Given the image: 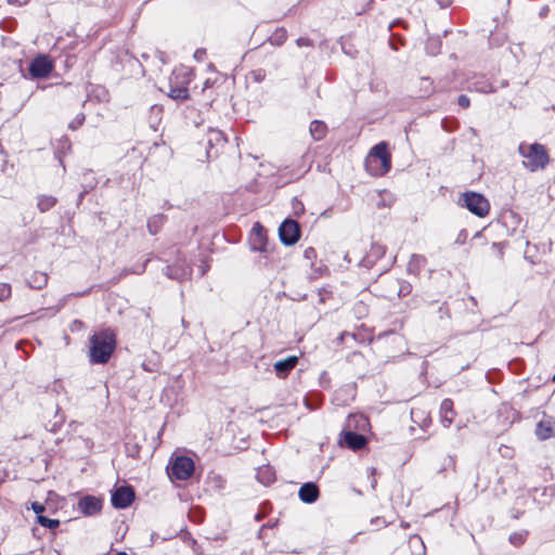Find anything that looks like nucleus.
Returning <instances> with one entry per match:
<instances>
[{"label":"nucleus","mask_w":555,"mask_h":555,"mask_svg":"<svg viewBox=\"0 0 555 555\" xmlns=\"http://www.w3.org/2000/svg\"><path fill=\"white\" fill-rule=\"evenodd\" d=\"M31 509L39 516L43 513L44 506L38 502L31 504Z\"/></svg>","instance_id":"obj_23"},{"label":"nucleus","mask_w":555,"mask_h":555,"mask_svg":"<svg viewBox=\"0 0 555 555\" xmlns=\"http://www.w3.org/2000/svg\"><path fill=\"white\" fill-rule=\"evenodd\" d=\"M279 234L283 244L293 245L299 240V225L296 221L287 219L281 224Z\"/></svg>","instance_id":"obj_8"},{"label":"nucleus","mask_w":555,"mask_h":555,"mask_svg":"<svg viewBox=\"0 0 555 555\" xmlns=\"http://www.w3.org/2000/svg\"><path fill=\"white\" fill-rule=\"evenodd\" d=\"M11 296V286L7 283H0V300H5Z\"/></svg>","instance_id":"obj_18"},{"label":"nucleus","mask_w":555,"mask_h":555,"mask_svg":"<svg viewBox=\"0 0 555 555\" xmlns=\"http://www.w3.org/2000/svg\"><path fill=\"white\" fill-rule=\"evenodd\" d=\"M134 493L130 487H120L112 495V504L117 508H125L133 501Z\"/></svg>","instance_id":"obj_9"},{"label":"nucleus","mask_w":555,"mask_h":555,"mask_svg":"<svg viewBox=\"0 0 555 555\" xmlns=\"http://www.w3.org/2000/svg\"><path fill=\"white\" fill-rule=\"evenodd\" d=\"M310 133L315 140H321L326 133V126L324 122L314 120L310 124Z\"/></svg>","instance_id":"obj_16"},{"label":"nucleus","mask_w":555,"mask_h":555,"mask_svg":"<svg viewBox=\"0 0 555 555\" xmlns=\"http://www.w3.org/2000/svg\"><path fill=\"white\" fill-rule=\"evenodd\" d=\"M286 38V33L284 30H279L274 34L271 40L278 44L282 43Z\"/></svg>","instance_id":"obj_20"},{"label":"nucleus","mask_w":555,"mask_h":555,"mask_svg":"<svg viewBox=\"0 0 555 555\" xmlns=\"http://www.w3.org/2000/svg\"><path fill=\"white\" fill-rule=\"evenodd\" d=\"M37 521L41 526L50 529H54L60 525V521L57 519H51L42 515L37 516Z\"/></svg>","instance_id":"obj_17"},{"label":"nucleus","mask_w":555,"mask_h":555,"mask_svg":"<svg viewBox=\"0 0 555 555\" xmlns=\"http://www.w3.org/2000/svg\"><path fill=\"white\" fill-rule=\"evenodd\" d=\"M390 154L387 144L380 142L375 145L365 159V168L372 176H384L390 169Z\"/></svg>","instance_id":"obj_1"},{"label":"nucleus","mask_w":555,"mask_h":555,"mask_svg":"<svg viewBox=\"0 0 555 555\" xmlns=\"http://www.w3.org/2000/svg\"><path fill=\"white\" fill-rule=\"evenodd\" d=\"M194 463L188 456H178L172 463L171 474L179 480H185L192 476Z\"/></svg>","instance_id":"obj_6"},{"label":"nucleus","mask_w":555,"mask_h":555,"mask_svg":"<svg viewBox=\"0 0 555 555\" xmlns=\"http://www.w3.org/2000/svg\"><path fill=\"white\" fill-rule=\"evenodd\" d=\"M53 69V63L47 55H39L29 65V74L33 78H44Z\"/></svg>","instance_id":"obj_7"},{"label":"nucleus","mask_w":555,"mask_h":555,"mask_svg":"<svg viewBox=\"0 0 555 555\" xmlns=\"http://www.w3.org/2000/svg\"><path fill=\"white\" fill-rule=\"evenodd\" d=\"M344 442L352 450H359L363 448L366 443V439L364 436L356 434L353 431H346L344 434Z\"/></svg>","instance_id":"obj_13"},{"label":"nucleus","mask_w":555,"mask_h":555,"mask_svg":"<svg viewBox=\"0 0 555 555\" xmlns=\"http://www.w3.org/2000/svg\"><path fill=\"white\" fill-rule=\"evenodd\" d=\"M553 433V421L543 420L537 426V435L540 439H547Z\"/></svg>","instance_id":"obj_15"},{"label":"nucleus","mask_w":555,"mask_h":555,"mask_svg":"<svg viewBox=\"0 0 555 555\" xmlns=\"http://www.w3.org/2000/svg\"><path fill=\"white\" fill-rule=\"evenodd\" d=\"M47 283V275L46 274H42L40 273L37 278H36V281L35 282H31V287H35V288H40L42 285H44Z\"/></svg>","instance_id":"obj_19"},{"label":"nucleus","mask_w":555,"mask_h":555,"mask_svg":"<svg viewBox=\"0 0 555 555\" xmlns=\"http://www.w3.org/2000/svg\"><path fill=\"white\" fill-rule=\"evenodd\" d=\"M461 203L477 217H486L490 211L489 201L480 193L465 192L461 196Z\"/></svg>","instance_id":"obj_5"},{"label":"nucleus","mask_w":555,"mask_h":555,"mask_svg":"<svg viewBox=\"0 0 555 555\" xmlns=\"http://www.w3.org/2000/svg\"><path fill=\"white\" fill-rule=\"evenodd\" d=\"M459 104L463 108H467L469 106V99L466 95L459 96Z\"/></svg>","instance_id":"obj_24"},{"label":"nucleus","mask_w":555,"mask_h":555,"mask_svg":"<svg viewBox=\"0 0 555 555\" xmlns=\"http://www.w3.org/2000/svg\"><path fill=\"white\" fill-rule=\"evenodd\" d=\"M193 73L186 67L176 68L170 77L169 96L173 100H186L189 98L188 86L192 81Z\"/></svg>","instance_id":"obj_4"},{"label":"nucleus","mask_w":555,"mask_h":555,"mask_svg":"<svg viewBox=\"0 0 555 555\" xmlns=\"http://www.w3.org/2000/svg\"><path fill=\"white\" fill-rule=\"evenodd\" d=\"M116 555H127L125 552H119Z\"/></svg>","instance_id":"obj_27"},{"label":"nucleus","mask_w":555,"mask_h":555,"mask_svg":"<svg viewBox=\"0 0 555 555\" xmlns=\"http://www.w3.org/2000/svg\"><path fill=\"white\" fill-rule=\"evenodd\" d=\"M115 344V335L109 331L93 335L90 348L91 360L95 363H105L109 359Z\"/></svg>","instance_id":"obj_2"},{"label":"nucleus","mask_w":555,"mask_h":555,"mask_svg":"<svg viewBox=\"0 0 555 555\" xmlns=\"http://www.w3.org/2000/svg\"><path fill=\"white\" fill-rule=\"evenodd\" d=\"M352 420L361 422V427H365L367 425V420L363 417L362 415H354L349 418V422Z\"/></svg>","instance_id":"obj_25"},{"label":"nucleus","mask_w":555,"mask_h":555,"mask_svg":"<svg viewBox=\"0 0 555 555\" xmlns=\"http://www.w3.org/2000/svg\"><path fill=\"white\" fill-rule=\"evenodd\" d=\"M447 461L450 466H454V462L451 457H448Z\"/></svg>","instance_id":"obj_26"},{"label":"nucleus","mask_w":555,"mask_h":555,"mask_svg":"<svg viewBox=\"0 0 555 555\" xmlns=\"http://www.w3.org/2000/svg\"><path fill=\"white\" fill-rule=\"evenodd\" d=\"M441 422L444 427H449L454 417L453 403L451 400L446 399L440 405Z\"/></svg>","instance_id":"obj_14"},{"label":"nucleus","mask_w":555,"mask_h":555,"mask_svg":"<svg viewBox=\"0 0 555 555\" xmlns=\"http://www.w3.org/2000/svg\"><path fill=\"white\" fill-rule=\"evenodd\" d=\"M102 507L101 500L95 496H85L78 503V508L83 515H93Z\"/></svg>","instance_id":"obj_10"},{"label":"nucleus","mask_w":555,"mask_h":555,"mask_svg":"<svg viewBox=\"0 0 555 555\" xmlns=\"http://www.w3.org/2000/svg\"><path fill=\"white\" fill-rule=\"evenodd\" d=\"M53 204H54V201L51 198H48L46 201H40L38 205H39L40 210L43 211V210L48 209L49 207H51Z\"/></svg>","instance_id":"obj_22"},{"label":"nucleus","mask_w":555,"mask_h":555,"mask_svg":"<svg viewBox=\"0 0 555 555\" xmlns=\"http://www.w3.org/2000/svg\"><path fill=\"white\" fill-rule=\"evenodd\" d=\"M253 233L259 238V241L263 240V228L259 223H255L253 227Z\"/></svg>","instance_id":"obj_21"},{"label":"nucleus","mask_w":555,"mask_h":555,"mask_svg":"<svg viewBox=\"0 0 555 555\" xmlns=\"http://www.w3.org/2000/svg\"><path fill=\"white\" fill-rule=\"evenodd\" d=\"M518 151L522 156V164L530 171L543 169L548 163V155L545 147L539 143L519 145Z\"/></svg>","instance_id":"obj_3"},{"label":"nucleus","mask_w":555,"mask_h":555,"mask_svg":"<svg viewBox=\"0 0 555 555\" xmlns=\"http://www.w3.org/2000/svg\"><path fill=\"white\" fill-rule=\"evenodd\" d=\"M318 496H319V489L312 482L305 483L299 489V498L305 503H313L317 501Z\"/></svg>","instance_id":"obj_11"},{"label":"nucleus","mask_w":555,"mask_h":555,"mask_svg":"<svg viewBox=\"0 0 555 555\" xmlns=\"http://www.w3.org/2000/svg\"><path fill=\"white\" fill-rule=\"evenodd\" d=\"M298 362V358L296 356L287 357L286 359L280 360L274 363V370L279 376H285L289 371H292Z\"/></svg>","instance_id":"obj_12"}]
</instances>
